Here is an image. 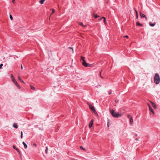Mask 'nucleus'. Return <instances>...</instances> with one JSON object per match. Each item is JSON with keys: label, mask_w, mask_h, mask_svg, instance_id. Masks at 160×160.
<instances>
[{"label": "nucleus", "mask_w": 160, "mask_h": 160, "mask_svg": "<svg viewBox=\"0 0 160 160\" xmlns=\"http://www.w3.org/2000/svg\"><path fill=\"white\" fill-rule=\"evenodd\" d=\"M80 61L82 64L85 67H91L93 66V64H90L87 63L84 59V58L82 56H81Z\"/></svg>", "instance_id": "obj_1"}, {"label": "nucleus", "mask_w": 160, "mask_h": 160, "mask_svg": "<svg viewBox=\"0 0 160 160\" xmlns=\"http://www.w3.org/2000/svg\"><path fill=\"white\" fill-rule=\"evenodd\" d=\"M109 110L112 115L113 117L115 118H118L121 117V114H119L118 113H116L114 110L110 109Z\"/></svg>", "instance_id": "obj_2"}, {"label": "nucleus", "mask_w": 160, "mask_h": 160, "mask_svg": "<svg viewBox=\"0 0 160 160\" xmlns=\"http://www.w3.org/2000/svg\"><path fill=\"white\" fill-rule=\"evenodd\" d=\"M89 108L92 111L94 112H96L94 106H92L91 104H88Z\"/></svg>", "instance_id": "obj_3"}, {"label": "nucleus", "mask_w": 160, "mask_h": 160, "mask_svg": "<svg viewBox=\"0 0 160 160\" xmlns=\"http://www.w3.org/2000/svg\"><path fill=\"white\" fill-rule=\"evenodd\" d=\"M160 78L159 75L158 73H156L154 77V80H160Z\"/></svg>", "instance_id": "obj_4"}, {"label": "nucleus", "mask_w": 160, "mask_h": 160, "mask_svg": "<svg viewBox=\"0 0 160 160\" xmlns=\"http://www.w3.org/2000/svg\"><path fill=\"white\" fill-rule=\"evenodd\" d=\"M16 85V86L18 87V88L19 89L21 88V87L19 85V84L17 83L16 81H12Z\"/></svg>", "instance_id": "obj_5"}, {"label": "nucleus", "mask_w": 160, "mask_h": 160, "mask_svg": "<svg viewBox=\"0 0 160 160\" xmlns=\"http://www.w3.org/2000/svg\"><path fill=\"white\" fill-rule=\"evenodd\" d=\"M148 107H149V110L150 111H151L154 114V111H153L152 108L151 107V106H150V104H148Z\"/></svg>", "instance_id": "obj_6"}, {"label": "nucleus", "mask_w": 160, "mask_h": 160, "mask_svg": "<svg viewBox=\"0 0 160 160\" xmlns=\"http://www.w3.org/2000/svg\"><path fill=\"white\" fill-rule=\"evenodd\" d=\"M93 124V120H92L90 121V122L89 124V128H91Z\"/></svg>", "instance_id": "obj_7"}, {"label": "nucleus", "mask_w": 160, "mask_h": 160, "mask_svg": "<svg viewBox=\"0 0 160 160\" xmlns=\"http://www.w3.org/2000/svg\"><path fill=\"white\" fill-rule=\"evenodd\" d=\"M140 15L142 17L145 18L146 20H147V19L146 16L144 14L142 13L141 12H140Z\"/></svg>", "instance_id": "obj_8"}, {"label": "nucleus", "mask_w": 160, "mask_h": 160, "mask_svg": "<svg viewBox=\"0 0 160 160\" xmlns=\"http://www.w3.org/2000/svg\"><path fill=\"white\" fill-rule=\"evenodd\" d=\"M134 10L136 12V18H137V19H138V11H137V10L135 8H134Z\"/></svg>", "instance_id": "obj_9"}, {"label": "nucleus", "mask_w": 160, "mask_h": 160, "mask_svg": "<svg viewBox=\"0 0 160 160\" xmlns=\"http://www.w3.org/2000/svg\"><path fill=\"white\" fill-rule=\"evenodd\" d=\"M13 127L16 128H18V126L17 123H14L13 125Z\"/></svg>", "instance_id": "obj_10"}, {"label": "nucleus", "mask_w": 160, "mask_h": 160, "mask_svg": "<svg viewBox=\"0 0 160 160\" xmlns=\"http://www.w3.org/2000/svg\"><path fill=\"white\" fill-rule=\"evenodd\" d=\"M22 144L24 145V148L25 149L27 148L28 147L27 145L24 142H22Z\"/></svg>", "instance_id": "obj_11"}, {"label": "nucleus", "mask_w": 160, "mask_h": 160, "mask_svg": "<svg viewBox=\"0 0 160 160\" xmlns=\"http://www.w3.org/2000/svg\"><path fill=\"white\" fill-rule=\"evenodd\" d=\"M151 103H152V106L153 108H157V107H156V105L154 103L152 102H151Z\"/></svg>", "instance_id": "obj_12"}, {"label": "nucleus", "mask_w": 160, "mask_h": 160, "mask_svg": "<svg viewBox=\"0 0 160 160\" xmlns=\"http://www.w3.org/2000/svg\"><path fill=\"white\" fill-rule=\"evenodd\" d=\"M149 25L151 26H152V27H153L154 26H155V25L156 24V23L155 22H154L153 23H151V22H149Z\"/></svg>", "instance_id": "obj_13"}, {"label": "nucleus", "mask_w": 160, "mask_h": 160, "mask_svg": "<svg viewBox=\"0 0 160 160\" xmlns=\"http://www.w3.org/2000/svg\"><path fill=\"white\" fill-rule=\"evenodd\" d=\"M16 150L17 151V152L18 153V154H19V155H20V157H21V153H20V151L17 148V149H16Z\"/></svg>", "instance_id": "obj_14"}, {"label": "nucleus", "mask_w": 160, "mask_h": 160, "mask_svg": "<svg viewBox=\"0 0 160 160\" xmlns=\"http://www.w3.org/2000/svg\"><path fill=\"white\" fill-rule=\"evenodd\" d=\"M133 123V119L132 118H131L130 119V124H132Z\"/></svg>", "instance_id": "obj_15"}, {"label": "nucleus", "mask_w": 160, "mask_h": 160, "mask_svg": "<svg viewBox=\"0 0 160 160\" xmlns=\"http://www.w3.org/2000/svg\"><path fill=\"white\" fill-rule=\"evenodd\" d=\"M136 25L138 26H142V24L140 23L139 22H138L136 23Z\"/></svg>", "instance_id": "obj_16"}, {"label": "nucleus", "mask_w": 160, "mask_h": 160, "mask_svg": "<svg viewBox=\"0 0 160 160\" xmlns=\"http://www.w3.org/2000/svg\"><path fill=\"white\" fill-rule=\"evenodd\" d=\"M160 81H154V82L157 84H159Z\"/></svg>", "instance_id": "obj_17"}, {"label": "nucleus", "mask_w": 160, "mask_h": 160, "mask_svg": "<svg viewBox=\"0 0 160 160\" xmlns=\"http://www.w3.org/2000/svg\"><path fill=\"white\" fill-rule=\"evenodd\" d=\"M11 78L12 80H14V78L12 74L11 75Z\"/></svg>", "instance_id": "obj_18"}, {"label": "nucleus", "mask_w": 160, "mask_h": 160, "mask_svg": "<svg viewBox=\"0 0 160 160\" xmlns=\"http://www.w3.org/2000/svg\"><path fill=\"white\" fill-rule=\"evenodd\" d=\"M94 16L95 18H96L98 17H99V16L97 14H95V13L94 14Z\"/></svg>", "instance_id": "obj_19"}, {"label": "nucleus", "mask_w": 160, "mask_h": 160, "mask_svg": "<svg viewBox=\"0 0 160 160\" xmlns=\"http://www.w3.org/2000/svg\"><path fill=\"white\" fill-rule=\"evenodd\" d=\"M44 1H45V0H41L39 1V2L41 4H42L43 3Z\"/></svg>", "instance_id": "obj_20"}, {"label": "nucleus", "mask_w": 160, "mask_h": 160, "mask_svg": "<svg viewBox=\"0 0 160 160\" xmlns=\"http://www.w3.org/2000/svg\"><path fill=\"white\" fill-rule=\"evenodd\" d=\"M31 88L33 90H35V88L33 86L31 85H30Z\"/></svg>", "instance_id": "obj_21"}, {"label": "nucleus", "mask_w": 160, "mask_h": 160, "mask_svg": "<svg viewBox=\"0 0 160 160\" xmlns=\"http://www.w3.org/2000/svg\"><path fill=\"white\" fill-rule=\"evenodd\" d=\"M78 24H79L80 25L82 26V27H86L85 25H83V23L82 22L79 23H78Z\"/></svg>", "instance_id": "obj_22"}, {"label": "nucleus", "mask_w": 160, "mask_h": 160, "mask_svg": "<svg viewBox=\"0 0 160 160\" xmlns=\"http://www.w3.org/2000/svg\"><path fill=\"white\" fill-rule=\"evenodd\" d=\"M127 117L128 118H129L130 119L131 118H132V117L129 114L128 115Z\"/></svg>", "instance_id": "obj_23"}, {"label": "nucleus", "mask_w": 160, "mask_h": 160, "mask_svg": "<svg viewBox=\"0 0 160 160\" xmlns=\"http://www.w3.org/2000/svg\"><path fill=\"white\" fill-rule=\"evenodd\" d=\"M48 147H46V149L45 150V152H46V154H47L48 153Z\"/></svg>", "instance_id": "obj_24"}, {"label": "nucleus", "mask_w": 160, "mask_h": 160, "mask_svg": "<svg viewBox=\"0 0 160 160\" xmlns=\"http://www.w3.org/2000/svg\"><path fill=\"white\" fill-rule=\"evenodd\" d=\"M22 137H23V132H22V131H21V138H22Z\"/></svg>", "instance_id": "obj_25"}, {"label": "nucleus", "mask_w": 160, "mask_h": 160, "mask_svg": "<svg viewBox=\"0 0 160 160\" xmlns=\"http://www.w3.org/2000/svg\"><path fill=\"white\" fill-rule=\"evenodd\" d=\"M22 79H25V78H21L20 76H18V80H22Z\"/></svg>", "instance_id": "obj_26"}, {"label": "nucleus", "mask_w": 160, "mask_h": 160, "mask_svg": "<svg viewBox=\"0 0 160 160\" xmlns=\"http://www.w3.org/2000/svg\"><path fill=\"white\" fill-rule=\"evenodd\" d=\"M52 12L51 13V14H52L53 13H54V12H55V10L54 9H52Z\"/></svg>", "instance_id": "obj_27"}, {"label": "nucleus", "mask_w": 160, "mask_h": 160, "mask_svg": "<svg viewBox=\"0 0 160 160\" xmlns=\"http://www.w3.org/2000/svg\"><path fill=\"white\" fill-rule=\"evenodd\" d=\"M80 148L81 149H82V150H85V149L84 148H83L82 146H81L80 147Z\"/></svg>", "instance_id": "obj_28"}, {"label": "nucleus", "mask_w": 160, "mask_h": 160, "mask_svg": "<svg viewBox=\"0 0 160 160\" xmlns=\"http://www.w3.org/2000/svg\"><path fill=\"white\" fill-rule=\"evenodd\" d=\"M103 22L105 24H107L106 21V18H104V19L103 20Z\"/></svg>", "instance_id": "obj_29"}, {"label": "nucleus", "mask_w": 160, "mask_h": 160, "mask_svg": "<svg viewBox=\"0 0 160 160\" xmlns=\"http://www.w3.org/2000/svg\"><path fill=\"white\" fill-rule=\"evenodd\" d=\"M10 18L11 20H12L13 19V17L11 15H10Z\"/></svg>", "instance_id": "obj_30"}, {"label": "nucleus", "mask_w": 160, "mask_h": 160, "mask_svg": "<svg viewBox=\"0 0 160 160\" xmlns=\"http://www.w3.org/2000/svg\"><path fill=\"white\" fill-rule=\"evenodd\" d=\"M13 148L14 149H15V150H16V149H17L18 148H16L15 146H14V145H13Z\"/></svg>", "instance_id": "obj_31"}, {"label": "nucleus", "mask_w": 160, "mask_h": 160, "mask_svg": "<svg viewBox=\"0 0 160 160\" xmlns=\"http://www.w3.org/2000/svg\"><path fill=\"white\" fill-rule=\"evenodd\" d=\"M3 65L2 64H1L0 65V69L2 68V67L3 66Z\"/></svg>", "instance_id": "obj_32"}, {"label": "nucleus", "mask_w": 160, "mask_h": 160, "mask_svg": "<svg viewBox=\"0 0 160 160\" xmlns=\"http://www.w3.org/2000/svg\"><path fill=\"white\" fill-rule=\"evenodd\" d=\"M119 101L118 100V99H116L115 100V102H116V103H117Z\"/></svg>", "instance_id": "obj_33"}, {"label": "nucleus", "mask_w": 160, "mask_h": 160, "mask_svg": "<svg viewBox=\"0 0 160 160\" xmlns=\"http://www.w3.org/2000/svg\"><path fill=\"white\" fill-rule=\"evenodd\" d=\"M33 145L34 146H35V147H37V145H36V144L35 143L33 144Z\"/></svg>", "instance_id": "obj_34"}, {"label": "nucleus", "mask_w": 160, "mask_h": 160, "mask_svg": "<svg viewBox=\"0 0 160 160\" xmlns=\"http://www.w3.org/2000/svg\"><path fill=\"white\" fill-rule=\"evenodd\" d=\"M12 2L13 4H14L15 3V0H12Z\"/></svg>", "instance_id": "obj_35"}, {"label": "nucleus", "mask_w": 160, "mask_h": 160, "mask_svg": "<svg viewBox=\"0 0 160 160\" xmlns=\"http://www.w3.org/2000/svg\"><path fill=\"white\" fill-rule=\"evenodd\" d=\"M124 38H128V36L127 35H126L124 37Z\"/></svg>", "instance_id": "obj_36"}, {"label": "nucleus", "mask_w": 160, "mask_h": 160, "mask_svg": "<svg viewBox=\"0 0 160 160\" xmlns=\"http://www.w3.org/2000/svg\"><path fill=\"white\" fill-rule=\"evenodd\" d=\"M70 48V49H72V52H73V49H72V48L70 47V48Z\"/></svg>", "instance_id": "obj_37"}, {"label": "nucleus", "mask_w": 160, "mask_h": 160, "mask_svg": "<svg viewBox=\"0 0 160 160\" xmlns=\"http://www.w3.org/2000/svg\"><path fill=\"white\" fill-rule=\"evenodd\" d=\"M111 93H112L111 92V91H110V92H109L108 94H109V95H110V94H111Z\"/></svg>", "instance_id": "obj_38"}, {"label": "nucleus", "mask_w": 160, "mask_h": 160, "mask_svg": "<svg viewBox=\"0 0 160 160\" xmlns=\"http://www.w3.org/2000/svg\"><path fill=\"white\" fill-rule=\"evenodd\" d=\"M102 19H104V18H106L105 17H102Z\"/></svg>", "instance_id": "obj_39"}, {"label": "nucleus", "mask_w": 160, "mask_h": 160, "mask_svg": "<svg viewBox=\"0 0 160 160\" xmlns=\"http://www.w3.org/2000/svg\"><path fill=\"white\" fill-rule=\"evenodd\" d=\"M21 69H22L23 68V67H22V65H21Z\"/></svg>", "instance_id": "obj_40"}, {"label": "nucleus", "mask_w": 160, "mask_h": 160, "mask_svg": "<svg viewBox=\"0 0 160 160\" xmlns=\"http://www.w3.org/2000/svg\"><path fill=\"white\" fill-rule=\"evenodd\" d=\"M135 139L137 141H138V140L137 138H136Z\"/></svg>", "instance_id": "obj_41"}, {"label": "nucleus", "mask_w": 160, "mask_h": 160, "mask_svg": "<svg viewBox=\"0 0 160 160\" xmlns=\"http://www.w3.org/2000/svg\"><path fill=\"white\" fill-rule=\"evenodd\" d=\"M109 124H108V127H109Z\"/></svg>", "instance_id": "obj_42"}, {"label": "nucleus", "mask_w": 160, "mask_h": 160, "mask_svg": "<svg viewBox=\"0 0 160 160\" xmlns=\"http://www.w3.org/2000/svg\"><path fill=\"white\" fill-rule=\"evenodd\" d=\"M102 19V18H101L100 19V20H101Z\"/></svg>", "instance_id": "obj_43"}, {"label": "nucleus", "mask_w": 160, "mask_h": 160, "mask_svg": "<svg viewBox=\"0 0 160 160\" xmlns=\"http://www.w3.org/2000/svg\"><path fill=\"white\" fill-rule=\"evenodd\" d=\"M22 82H23H23H23V80H22Z\"/></svg>", "instance_id": "obj_44"}]
</instances>
